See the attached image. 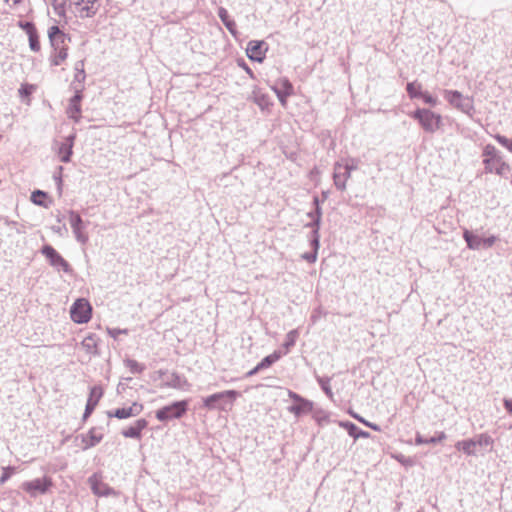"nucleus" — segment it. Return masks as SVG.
Listing matches in <instances>:
<instances>
[{
	"instance_id": "obj_1",
	"label": "nucleus",
	"mask_w": 512,
	"mask_h": 512,
	"mask_svg": "<svg viewBox=\"0 0 512 512\" xmlns=\"http://www.w3.org/2000/svg\"><path fill=\"white\" fill-rule=\"evenodd\" d=\"M48 37L53 47L50 56V62L53 66L62 65L68 58L67 36L59 29L58 26H51L48 30Z\"/></svg>"
},
{
	"instance_id": "obj_2",
	"label": "nucleus",
	"mask_w": 512,
	"mask_h": 512,
	"mask_svg": "<svg viewBox=\"0 0 512 512\" xmlns=\"http://www.w3.org/2000/svg\"><path fill=\"white\" fill-rule=\"evenodd\" d=\"M494 446L493 438L487 433L476 435L472 439L458 441L455 445L456 449L462 451L467 456H475L482 450H492Z\"/></svg>"
},
{
	"instance_id": "obj_3",
	"label": "nucleus",
	"mask_w": 512,
	"mask_h": 512,
	"mask_svg": "<svg viewBox=\"0 0 512 512\" xmlns=\"http://www.w3.org/2000/svg\"><path fill=\"white\" fill-rule=\"evenodd\" d=\"M483 164L486 172L505 176L510 172V165L498 154L493 145H486L483 149Z\"/></svg>"
},
{
	"instance_id": "obj_4",
	"label": "nucleus",
	"mask_w": 512,
	"mask_h": 512,
	"mask_svg": "<svg viewBox=\"0 0 512 512\" xmlns=\"http://www.w3.org/2000/svg\"><path fill=\"white\" fill-rule=\"evenodd\" d=\"M239 397L236 390H226L214 393L203 399V406L208 410L219 409L229 411L232 409L235 400Z\"/></svg>"
},
{
	"instance_id": "obj_5",
	"label": "nucleus",
	"mask_w": 512,
	"mask_h": 512,
	"mask_svg": "<svg viewBox=\"0 0 512 512\" xmlns=\"http://www.w3.org/2000/svg\"><path fill=\"white\" fill-rule=\"evenodd\" d=\"M70 317L77 324L88 323L92 318V306L85 298L77 299L71 306Z\"/></svg>"
},
{
	"instance_id": "obj_6",
	"label": "nucleus",
	"mask_w": 512,
	"mask_h": 512,
	"mask_svg": "<svg viewBox=\"0 0 512 512\" xmlns=\"http://www.w3.org/2000/svg\"><path fill=\"white\" fill-rule=\"evenodd\" d=\"M412 116L417 119L422 128L428 132H434L440 128L441 116L430 110L417 109Z\"/></svg>"
},
{
	"instance_id": "obj_7",
	"label": "nucleus",
	"mask_w": 512,
	"mask_h": 512,
	"mask_svg": "<svg viewBox=\"0 0 512 512\" xmlns=\"http://www.w3.org/2000/svg\"><path fill=\"white\" fill-rule=\"evenodd\" d=\"M187 406L188 402L186 400L174 402L157 410L156 418L162 422L173 418H181L186 413Z\"/></svg>"
},
{
	"instance_id": "obj_8",
	"label": "nucleus",
	"mask_w": 512,
	"mask_h": 512,
	"mask_svg": "<svg viewBox=\"0 0 512 512\" xmlns=\"http://www.w3.org/2000/svg\"><path fill=\"white\" fill-rule=\"evenodd\" d=\"M53 486L52 479L44 476L30 481L23 482L21 489L26 492L30 497H36L39 494L47 493Z\"/></svg>"
},
{
	"instance_id": "obj_9",
	"label": "nucleus",
	"mask_w": 512,
	"mask_h": 512,
	"mask_svg": "<svg viewBox=\"0 0 512 512\" xmlns=\"http://www.w3.org/2000/svg\"><path fill=\"white\" fill-rule=\"evenodd\" d=\"M446 100L455 108L469 114L473 111V99L463 96L458 91H445Z\"/></svg>"
},
{
	"instance_id": "obj_10",
	"label": "nucleus",
	"mask_w": 512,
	"mask_h": 512,
	"mask_svg": "<svg viewBox=\"0 0 512 512\" xmlns=\"http://www.w3.org/2000/svg\"><path fill=\"white\" fill-rule=\"evenodd\" d=\"M74 5L80 18H91L100 8V0H75Z\"/></svg>"
},
{
	"instance_id": "obj_11",
	"label": "nucleus",
	"mask_w": 512,
	"mask_h": 512,
	"mask_svg": "<svg viewBox=\"0 0 512 512\" xmlns=\"http://www.w3.org/2000/svg\"><path fill=\"white\" fill-rule=\"evenodd\" d=\"M356 167V165H350L348 163H338L335 165L334 183L338 189L344 190L346 188V184L348 179L350 178L351 171L353 169H356Z\"/></svg>"
},
{
	"instance_id": "obj_12",
	"label": "nucleus",
	"mask_w": 512,
	"mask_h": 512,
	"mask_svg": "<svg viewBox=\"0 0 512 512\" xmlns=\"http://www.w3.org/2000/svg\"><path fill=\"white\" fill-rule=\"evenodd\" d=\"M268 46L264 41H250L246 53L250 60L262 62L265 59Z\"/></svg>"
},
{
	"instance_id": "obj_13",
	"label": "nucleus",
	"mask_w": 512,
	"mask_h": 512,
	"mask_svg": "<svg viewBox=\"0 0 512 512\" xmlns=\"http://www.w3.org/2000/svg\"><path fill=\"white\" fill-rule=\"evenodd\" d=\"M103 439V433L99 428L93 427L86 434L80 436L79 447L82 450H87L96 446Z\"/></svg>"
},
{
	"instance_id": "obj_14",
	"label": "nucleus",
	"mask_w": 512,
	"mask_h": 512,
	"mask_svg": "<svg viewBox=\"0 0 512 512\" xmlns=\"http://www.w3.org/2000/svg\"><path fill=\"white\" fill-rule=\"evenodd\" d=\"M148 426V421L144 418L136 420L132 425L124 428L121 432V434L125 438H132L140 440L142 437V432L145 430Z\"/></svg>"
},
{
	"instance_id": "obj_15",
	"label": "nucleus",
	"mask_w": 512,
	"mask_h": 512,
	"mask_svg": "<svg viewBox=\"0 0 512 512\" xmlns=\"http://www.w3.org/2000/svg\"><path fill=\"white\" fill-rule=\"evenodd\" d=\"M142 404L134 402L129 407L118 408L114 411L113 416L118 419H127L139 415L143 411Z\"/></svg>"
},
{
	"instance_id": "obj_16",
	"label": "nucleus",
	"mask_w": 512,
	"mask_h": 512,
	"mask_svg": "<svg viewBox=\"0 0 512 512\" xmlns=\"http://www.w3.org/2000/svg\"><path fill=\"white\" fill-rule=\"evenodd\" d=\"M289 396L296 402V404L290 408V412L295 415H300L301 413L311 411L312 404L309 401L303 399L294 392H289Z\"/></svg>"
},
{
	"instance_id": "obj_17",
	"label": "nucleus",
	"mask_w": 512,
	"mask_h": 512,
	"mask_svg": "<svg viewBox=\"0 0 512 512\" xmlns=\"http://www.w3.org/2000/svg\"><path fill=\"white\" fill-rule=\"evenodd\" d=\"M89 483L94 494L98 496L109 495L112 490L102 482L101 477L93 475L89 478Z\"/></svg>"
},
{
	"instance_id": "obj_18",
	"label": "nucleus",
	"mask_w": 512,
	"mask_h": 512,
	"mask_svg": "<svg viewBox=\"0 0 512 512\" xmlns=\"http://www.w3.org/2000/svg\"><path fill=\"white\" fill-rule=\"evenodd\" d=\"M464 237L468 243V246L472 249H478L480 247H488L493 243V239H484L479 236H475L468 231H465Z\"/></svg>"
},
{
	"instance_id": "obj_19",
	"label": "nucleus",
	"mask_w": 512,
	"mask_h": 512,
	"mask_svg": "<svg viewBox=\"0 0 512 512\" xmlns=\"http://www.w3.org/2000/svg\"><path fill=\"white\" fill-rule=\"evenodd\" d=\"M276 95L291 96L294 93V88L291 82L287 78H281L276 82V85L272 87Z\"/></svg>"
},
{
	"instance_id": "obj_20",
	"label": "nucleus",
	"mask_w": 512,
	"mask_h": 512,
	"mask_svg": "<svg viewBox=\"0 0 512 512\" xmlns=\"http://www.w3.org/2000/svg\"><path fill=\"white\" fill-rule=\"evenodd\" d=\"M98 342L99 339L95 334H89L82 340L81 346L86 353L96 355L98 354Z\"/></svg>"
},
{
	"instance_id": "obj_21",
	"label": "nucleus",
	"mask_w": 512,
	"mask_h": 512,
	"mask_svg": "<svg viewBox=\"0 0 512 512\" xmlns=\"http://www.w3.org/2000/svg\"><path fill=\"white\" fill-rule=\"evenodd\" d=\"M281 358V353L280 352H273L272 354L266 356L265 358H263L261 360V362H259L257 364V366L252 370L250 371V375H253L255 373H257L258 371L260 370H263V369H266L268 367H270L272 364H274L275 362H277L279 359Z\"/></svg>"
},
{
	"instance_id": "obj_22",
	"label": "nucleus",
	"mask_w": 512,
	"mask_h": 512,
	"mask_svg": "<svg viewBox=\"0 0 512 512\" xmlns=\"http://www.w3.org/2000/svg\"><path fill=\"white\" fill-rule=\"evenodd\" d=\"M81 99H82V96L79 93H77L70 100L69 107H68V114L74 120H78L80 118V115H81Z\"/></svg>"
},
{
	"instance_id": "obj_23",
	"label": "nucleus",
	"mask_w": 512,
	"mask_h": 512,
	"mask_svg": "<svg viewBox=\"0 0 512 512\" xmlns=\"http://www.w3.org/2000/svg\"><path fill=\"white\" fill-rule=\"evenodd\" d=\"M31 201L38 206L48 207L52 203L51 197L42 190H35L31 194Z\"/></svg>"
},
{
	"instance_id": "obj_24",
	"label": "nucleus",
	"mask_w": 512,
	"mask_h": 512,
	"mask_svg": "<svg viewBox=\"0 0 512 512\" xmlns=\"http://www.w3.org/2000/svg\"><path fill=\"white\" fill-rule=\"evenodd\" d=\"M42 253L50 259L52 265H66L65 260L51 246L43 247Z\"/></svg>"
},
{
	"instance_id": "obj_25",
	"label": "nucleus",
	"mask_w": 512,
	"mask_h": 512,
	"mask_svg": "<svg viewBox=\"0 0 512 512\" xmlns=\"http://www.w3.org/2000/svg\"><path fill=\"white\" fill-rule=\"evenodd\" d=\"M72 146V142L67 141L59 147L58 156L62 162H69L72 155Z\"/></svg>"
},
{
	"instance_id": "obj_26",
	"label": "nucleus",
	"mask_w": 512,
	"mask_h": 512,
	"mask_svg": "<svg viewBox=\"0 0 512 512\" xmlns=\"http://www.w3.org/2000/svg\"><path fill=\"white\" fill-rule=\"evenodd\" d=\"M103 396V389L101 386H93L90 388V393L87 402L99 404Z\"/></svg>"
},
{
	"instance_id": "obj_27",
	"label": "nucleus",
	"mask_w": 512,
	"mask_h": 512,
	"mask_svg": "<svg viewBox=\"0 0 512 512\" xmlns=\"http://www.w3.org/2000/svg\"><path fill=\"white\" fill-rule=\"evenodd\" d=\"M219 17L221 18V20L223 21V23L225 24V26L227 27V29L232 33V34H235V23L233 21H231L229 19V16H228V12L226 9L224 8H220L219 9Z\"/></svg>"
},
{
	"instance_id": "obj_28",
	"label": "nucleus",
	"mask_w": 512,
	"mask_h": 512,
	"mask_svg": "<svg viewBox=\"0 0 512 512\" xmlns=\"http://www.w3.org/2000/svg\"><path fill=\"white\" fill-rule=\"evenodd\" d=\"M406 90L408 92V95L410 98H417L420 97L422 92V85L417 82H411L407 84Z\"/></svg>"
},
{
	"instance_id": "obj_29",
	"label": "nucleus",
	"mask_w": 512,
	"mask_h": 512,
	"mask_svg": "<svg viewBox=\"0 0 512 512\" xmlns=\"http://www.w3.org/2000/svg\"><path fill=\"white\" fill-rule=\"evenodd\" d=\"M28 38H29V46H30L31 50H33L35 52L39 51L40 43H39L37 31L31 35H28Z\"/></svg>"
},
{
	"instance_id": "obj_30",
	"label": "nucleus",
	"mask_w": 512,
	"mask_h": 512,
	"mask_svg": "<svg viewBox=\"0 0 512 512\" xmlns=\"http://www.w3.org/2000/svg\"><path fill=\"white\" fill-rule=\"evenodd\" d=\"M35 89H36L35 85H32V84H22L20 89H19V94L22 97L28 98L35 91Z\"/></svg>"
},
{
	"instance_id": "obj_31",
	"label": "nucleus",
	"mask_w": 512,
	"mask_h": 512,
	"mask_svg": "<svg viewBox=\"0 0 512 512\" xmlns=\"http://www.w3.org/2000/svg\"><path fill=\"white\" fill-rule=\"evenodd\" d=\"M15 473L14 467H4L2 469V475L0 477V484H4L13 474Z\"/></svg>"
},
{
	"instance_id": "obj_32",
	"label": "nucleus",
	"mask_w": 512,
	"mask_h": 512,
	"mask_svg": "<svg viewBox=\"0 0 512 512\" xmlns=\"http://www.w3.org/2000/svg\"><path fill=\"white\" fill-rule=\"evenodd\" d=\"M18 26L23 29L27 35H31L37 31L34 24L31 22H19Z\"/></svg>"
},
{
	"instance_id": "obj_33",
	"label": "nucleus",
	"mask_w": 512,
	"mask_h": 512,
	"mask_svg": "<svg viewBox=\"0 0 512 512\" xmlns=\"http://www.w3.org/2000/svg\"><path fill=\"white\" fill-rule=\"evenodd\" d=\"M96 407H97V404L87 402L85 412L83 415L84 421L88 419V417L93 413V411L95 410Z\"/></svg>"
},
{
	"instance_id": "obj_34",
	"label": "nucleus",
	"mask_w": 512,
	"mask_h": 512,
	"mask_svg": "<svg viewBox=\"0 0 512 512\" xmlns=\"http://www.w3.org/2000/svg\"><path fill=\"white\" fill-rule=\"evenodd\" d=\"M425 103L434 106L436 104V99L432 97L428 92H423L420 96Z\"/></svg>"
},
{
	"instance_id": "obj_35",
	"label": "nucleus",
	"mask_w": 512,
	"mask_h": 512,
	"mask_svg": "<svg viewBox=\"0 0 512 512\" xmlns=\"http://www.w3.org/2000/svg\"><path fill=\"white\" fill-rule=\"evenodd\" d=\"M130 368L132 370H136L138 372H142L143 371V366L139 365L136 361H130Z\"/></svg>"
},
{
	"instance_id": "obj_36",
	"label": "nucleus",
	"mask_w": 512,
	"mask_h": 512,
	"mask_svg": "<svg viewBox=\"0 0 512 512\" xmlns=\"http://www.w3.org/2000/svg\"><path fill=\"white\" fill-rule=\"evenodd\" d=\"M495 138L503 146L509 147V140L504 136L497 135Z\"/></svg>"
},
{
	"instance_id": "obj_37",
	"label": "nucleus",
	"mask_w": 512,
	"mask_h": 512,
	"mask_svg": "<svg viewBox=\"0 0 512 512\" xmlns=\"http://www.w3.org/2000/svg\"><path fill=\"white\" fill-rule=\"evenodd\" d=\"M277 97H278L279 102L281 103V105H282L284 108H285V107H287L288 97H289V96L278 95Z\"/></svg>"
},
{
	"instance_id": "obj_38",
	"label": "nucleus",
	"mask_w": 512,
	"mask_h": 512,
	"mask_svg": "<svg viewBox=\"0 0 512 512\" xmlns=\"http://www.w3.org/2000/svg\"><path fill=\"white\" fill-rule=\"evenodd\" d=\"M359 420H360L361 422H363L366 426L371 427L372 429H374V430H376V431H377V430H379V428H378L376 425L370 424V423H368V422L364 421L363 419H359Z\"/></svg>"
},
{
	"instance_id": "obj_39",
	"label": "nucleus",
	"mask_w": 512,
	"mask_h": 512,
	"mask_svg": "<svg viewBox=\"0 0 512 512\" xmlns=\"http://www.w3.org/2000/svg\"><path fill=\"white\" fill-rule=\"evenodd\" d=\"M7 4H9L10 2L12 3L13 6L15 5H18L20 4L23 0H4Z\"/></svg>"
},
{
	"instance_id": "obj_40",
	"label": "nucleus",
	"mask_w": 512,
	"mask_h": 512,
	"mask_svg": "<svg viewBox=\"0 0 512 512\" xmlns=\"http://www.w3.org/2000/svg\"><path fill=\"white\" fill-rule=\"evenodd\" d=\"M306 259L311 261V262H314L315 259H316V255H312L311 257L306 256Z\"/></svg>"
},
{
	"instance_id": "obj_41",
	"label": "nucleus",
	"mask_w": 512,
	"mask_h": 512,
	"mask_svg": "<svg viewBox=\"0 0 512 512\" xmlns=\"http://www.w3.org/2000/svg\"><path fill=\"white\" fill-rule=\"evenodd\" d=\"M314 242H315V245H318V239L317 238L314 239Z\"/></svg>"
}]
</instances>
